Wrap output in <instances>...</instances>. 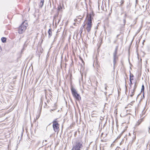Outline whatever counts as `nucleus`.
<instances>
[{"label":"nucleus","mask_w":150,"mask_h":150,"mask_svg":"<svg viewBox=\"0 0 150 150\" xmlns=\"http://www.w3.org/2000/svg\"><path fill=\"white\" fill-rule=\"evenodd\" d=\"M83 147V142L81 140H77L73 145L71 150H80Z\"/></svg>","instance_id":"nucleus-1"},{"label":"nucleus","mask_w":150,"mask_h":150,"mask_svg":"<svg viewBox=\"0 0 150 150\" xmlns=\"http://www.w3.org/2000/svg\"><path fill=\"white\" fill-rule=\"evenodd\" d=\"M93 18L91 15H89V16L88 18V21L86 23L87 26L86 28V29L88 33L90 32L92 26V21Z\"/></svg>","instance_id":"nucleus-2"},{"label":"nucleus","mask_w":150,"mask_h":150,"mask_svg":"<svg viewBox=\"0 0 150 150\" xmlns=\"http://www.w3.org/2000/svg\"><path fill=\"white\" fill-rule=\"evenodd\" d=\"M71 89L72 94L73 97L77 100H81V98L80 95L78 93L75 88L71 86Z\"/></svg>","instance_id":"nucleus-3"},{"label":"nucleus","mask_w":150,"mask_h":150,"mask_svg":"<svg viewBox=\"0 0 150 150\" xmlns=\"http://www.w3.org/2000/svg\"><path fill=\"white\" fill-rule=\"evenodd\" d=\"M28 26V24L26 23L25 22L22 23L18 28V33H19L20 34H21L24 32L26 29L27 27Z\"/></svg>","instance_id":"nucleus-4"},{"label":"nucleus","mask_w":150,"mask_h":150,"mask_svg":"<svg viewBox=\"0 0 150 150\" xmlns=\"http://www.w3.org/2000/svg\"><path fill=\"white\" fill-rule=\"evenodd\" d=\"M57 119H55L52 122L53 123V128L55 132H58L59 130V124L57 120Z\"/></svg>","instance_id":"nucleus-5"},{"label":"nucleus","mask_w":150,"mask_h":150,"mask_svg":"<svg viewBox=\"0 0 150 150\" xmlns=\"http://www.w3.org/2000/svg\"><path fill=\"white\" fill-rule=\"evenodd\" d=\"M113 66L114 67L115 66V65L116 62V60L118 59V57L117 56V55H113Z\"/></svg>","instance_id":"nucleus-6"},{"label":"nucleus","mask_w":150,"mask_h":150,"mask_svg":"<svg viewBox=\"0 0 150 150\" xmlns=\"http://www.w3.org/2000/svg\"><path fill=\"white\" fill-rule=\"evenodd\" d=\"M143 121V118H141L137 122V123H136L135 127H137Z\"/></svg>","instance_id":"nucleus-7"},{"label":"nucleus","mask_w":150,"mask_h":150,"mask_svg":"<svg viewBox=\"0 0 150 150\" xmlns=\"http://www.w3.org/2000/svg\"><path fill=\"white\" fill-rule=\"evenodd\" d=\"M118 46H116L115 47L114 52L113 53V55H116L117 54V50H118Z\"/></svg>","instance_id":"nucleus-8"},{"label":"nucleus","mask_w":150,"mask_h":150,"mask_svg":"<svg viewBox=\"0 0 150 150\" xmlns=\"http://www.w3.org/2000/svg\"><path fill=\"white\" fill-rule=\"evenodd\" d=\"M48 37L50 38L52 35V29L51 28L49 29L48 31Z\"/></svg>","instance_id":"nucleus-9"},{"label":"nucleus","mask_w":150,"mask_h":150,"mask_svg":"<svg viewBox=\"0 0 150 150\" xmlns=\"http://www.w3.org/2000/svg\"><path fill=\"white\" fill-rule=\"evenodd\" d=\"M44 0H41L39 6L40 8H42L44 4Z\"/></svg>","instance_id":"nucleus-10"},{"label":"nucleus","mask_w":150,"mask_h":150,"mask_svg":"<svg viewBox=\"0 0 150 150\" xmlns=\"http://www.w3.org/2000/svg\"><path fill=\"white\" fill-rule=\"evenodd\" d=\"M144 85L143 84L142 86L141 92L142 93V92L143 93V96L144 97Z\"/></svg>","instance_id":"nucleus-11"},{"label":"nucleus","mask_w":150,"mask_h":150,"mask_svg":"<svg viewBox=\"0 0 150 150\" xmlns=\"http://www.w3.org/2000/svg\"><path fill=\"white\" fill-rule=\"evenodd\" d=\"M6 38L5 37H2L1 38V40L3 43H5L6 42Z\"/></svg>","instance_id":"nucleus-12"},{"label":"nucleus","mask_w":150,"mask_h":150,"mask_svg":"<svg viewBox=\"0 0 150 150\" xmlns=\"http://www.w3.org/2000/svg\"><path fill=\"white\" fill-rule=\"evenodd\" d=\"M137 86V85H136V83H135L134 84V88L133 90V91H135V89L136 88Z\"/></svg>","instance_id":"nucleus-13"},{"label":"nucleus","mask_w":150,"mask_h":150,"mask_svg":"<svg viewBox=\"0 0 150 150\" xmlns=\"http://www.w3.org/2000/svg\"><path fill=\"white\" fill-rule=\"evenodd\" d=\"M134 92H135V91H133V90L131 92V93L130 94V96L131 97H132L134 95Z\"/></svg>","instance_id":"nucleus-14"},{"label":"nucleus","mask_w":150,"mask_h":150,"mask_svg":"<svg viewBox=\"0 0 150 150\" xmlns=\"http://www.w3.org/2000/svg\"><path fill=\"white\" fill-rule=\"evenodd\" d=\"M127 4H128V3H127ZM130 6H131V5L130 4V2H129V4H127V8H130Z\"/></svg>","instance_id":"nucleus-15"},{"label":"nucleus","mask_w":150,"mask_h":150,"mask_svg":"<svg viewBox=\"0 0 150 150\" xmlns=\"http://www.w3.org/2000/svg\"><path fill=\"white\" fill-rule=\"evenodd\" d=\"M124 0H121L120 3L121 4L120 5H122L123 4H124Z\"/></svg>","instance_id":"nucleus-16"},{"label":"nucleus","mask_w":150,"mask_h":150,"mask_svg":"<svg viewBox=\"0 0 150 150\" xmlns=\"http://www.w3.org/2000/svg\"><path fill=\"white\" fill-rule=\"evenodd\" d=\"M130 74V75L129 79H130V81H132V80H133V79L131 78V73Z\"/></svg>","instance_id":"nucleus-17"},{"label":"nucleus","mask_w":150,"mask_h":150,"mask_svg":"<svg viewBox=\"0 0 150 150\" xmlns=\"http://www.w3.org/2000/svg\"><path fill=\"white\" fill-rule=\"evenodd\" d=\"M62 7L61 6H59L58 7V10L59 11H60L61 9H62Z\"/></svg>","instance_id":"nucleus-18"},{"label":"nucleus","mask_w":150,"mask_h":150,"mask_svg":"<svg viewBox=\"0 0 150 150\" xmlns=\"http://www.w3.org/2000/svg\"><path fill=\"white\" fill-rule=\"evenodd\" d=\"M28 42V41H26L25 44H24V46H25L26 47L27 46V43Z\"/></svg>","instance_id":"nucleus-19"},{"label":"nucleus","mask_w":150,"mask_h":150,"mask_svg":"<svg viewBox=\"0 0 150 150\" xmlns=\"http://www.w3.org/2000/svg\"><path fill=\"white\" fill-rule=\"evenodd\" d=\"M132 84V81H130V83H129L130 86L131 87V86Z\"/></svg>","instance_id":"nucleus-20"},{"label":"nucleus","mask_w":150,"mask_h":150,"mask_svg":"<svg viewBox=\"0 0 150 150\" xmlns=\"http://www.w3.org/2000/svg\"><path fill=\"white\" fill-rule=\"evenodd\" d=\"M80 59L81 60L82 62L84 63V62L83 61V60L82 59V58H81V57H80Z\"/></svg>","instance_id":"nucleus-21"},{"label":"nucleus","mask_w":150,"mask_h":150,"mask_svg":"<svg viewBox=\"0 0 150 150\" xmlns=\"http://www.w3.org/2000/svg\"><path fill=\"white\" fill-rule=\"evenodd\" d=\"M126 22V20L125 19L123 20V22L124 23V25H125Z\"/></svg>","instance_id":"nucleus-22"},{"label":"nucleus","mask_w":150,"mask_h":150,"mask_svg":"<svg viewBox=\"0 0 150 150\" xmlns=\"http://www.w3.org/2000/svg\"><path fill=\"white\" fill-rule=\"evenodd\" d=\"M91 116L92 117H95V116L94 115V114H93L91 115Z\"/></svg>","instance_id":"nucleus-23"},{"label":"nucleus","mask_w":150,"mask_h":150,"mask_svg":"<svg viewBox=\"0 0 150 150\" xmlns=\"http://www.w3.org/2000/svg\"><path fill=\"white\" fill-rule=\"evenodd\" d=\"M55 110V109H54V110L51 109L50 110V112H52V111H53L54 110Z\"/></svg>","instance_id":"nucleus-24"},{"label":"nucleus","mask_w":150,"mask_h":150,"mask_svg":"<svg viewBox=\"0 0 150 150\" xmlns=\"http://www.w3.org/2000/svg\"><path fill=\"white\" fill-rule=\"evenodd\" d=\"M40 143V141H39L38 142L37 144L38 145Z\"/></svg>","instance_id":"nucleus-25"},{"label":"nucleus","mask_w":150,"mask_h":150,"mask_svg":"<svg viewBox=\"0 0 150 150\" xmlns=\"http://www.w3.org/2000/svg\"><path fill=\"white\" fill-rule=\"evenodd\" d=\"M134 77V75L133 74H132V75L131 74V77Z\"/></svg>","instance_id":"nucleus-26"},{"label":"nucleus","mask_w":150,"mask_h":150,"mask_svg":"<svg viewBox=\"0 0 150 150\" xmlns=\"http://www.w3.org/2000/svg\"><path fill=\"white\" fill-rule=\"evenodd\" d=\"M105 89L106 90V89H107V87H106V84H105Z\"/></svg>","instance_id":"nucleus-27"},{"label":"nucleus","mask_w":150,"mask_h":150,"mask_svg":"<svg viewBox=\"0 0 150 150\" xmlns=\"http://www.w3.org/2000/svg\"><path fill=\"white\" fill-rule=\"evenodd\" d=\"M148 129H149V130L150 129V127H148Z\"/></svg>","instance_id":"nucleus-28"},{"label":"nucleus","mask_w":150,"mask_h":150,"mask_svg":"<svg viewBox=\"0 0 150 150\" xmlns=\"http://www.w3.org/2000/svg\"><path fill=\"white\" fill-rule=\"evenodd\" d=\"M82 29L81 30V33H82Z\"/></svg>","instance_id":"nucleus-29"},{"label":"nucleus","mask_w":150,"mask_h":150,"mask_svg":"<svg viewBox=\"0 0 150 150\" xmlns=\"http://www.w3.org/2000/svg\"><path fill=\"white\" fill-rule=\"evenodd\" d=\"M85 24H84V25H83V27H84V26H85Z\"/></svg>","instance_id":"nucleus-30"},{"label":"nucleus","mask_w":150,"mask_h":150,"mask_svg":"<svg viewBox=\"0 0 150 150\" xmlns=\"http://www.w3.org/2000/svg\"><path fill=\"white\" fill-rule=\"evenodd\" d=\"M103 133H102L101 134V136H102V135H103Z\"/></svg>","instance_id":"nucleus-31"},{"label":"nucleus","mask_w":150,"mask_h":150,"mask_svg":"<svg viewBox=\"0 0 150 150\" xmlns=\"http://www.w3.org/2000/svg\"><path fill=\"white\" fill-rule=\"evenodd\" d=\"M45 142H47V141L46 140H45Z\"/></svg>","instance_id":"nucleus-32"},{"label":"nucleus","mask_w":150,"mask_h":150,"mask_svg":"<svg viewBox=\"0 0 150 150\" xmlns=\"http://www.w3.org/2000/svg\"><path fill=\"white\" fill-rule=\"evenodd\" d=\"M119 35H117V37H118V36H119Z\"/></svg>","instance_id":"nucleus-33"},{"label":"nucleus","mask_w":150,"mask_h":150,"mask_svg":"<svg viewBox=\"0 0 150 150\" xmlns=\"http://www.w3.org/2000/svg\"><path fill=\"white\" fill-rule=\"evenodd\" d=\"M122 150H125V149H124Z\"/></svg>","instance_id":"nucleus-34"},{"label":"nucleus","mask_w":150,"mask_h":150,"mask_svg":"<svg viewBox=\"0 0 150 150\" xmlns=\"http://www.w3.org/2000/svg\"><path fill=\"white\" fill-rule=\"evenodd\" d=\"M109 42H110V40H109Z\"/></svg>","instance_id":"nucleus-35"},{"label":"nucleus","mask_w":150,"mask_h":150,"mask_svg":"<svg viewBox=\"0 0 150 150\" xmlns=\"http://www.w3.org/2000/svg\"><path fill=\"white\" fill-rule=\"evenodd\" d=\"M125 83H126V80H125Z\"/></svg>","instance_id":"nucleus-36"},{"label":"nucleus","mask_w":150,"mask_h":150,"mask_svg":"<svg viewBox=\"0 0 150 150\" xmlns=\"http://www.w3.org/2000/svg\"><path fill=\"white\" fill-rule=\"evenodd\" d=\"M122 115V114L121 113V115Z\"/></svg>","instance_id":"nucleus-37"}]
</instances>
